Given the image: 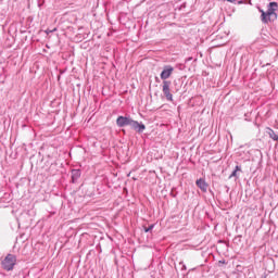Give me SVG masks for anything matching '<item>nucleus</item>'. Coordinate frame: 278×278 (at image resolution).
I'll return each mask as SVG.
<instances>
[{
  "label": "nucleus",
  "mask_w": 278,
  "mask_h": 278,
  "mask_svg": "<svg viewBox=\"0 0 278 278\" xmlns=\"http://www.w3.org/2000/svg\"><path fill=\"white\" fill-rule=\"evenodd\" d=\"M242 242V235H238L233 238V244H240Z\"/></svg>",
  "instance_id": "nucleus-12"
},
{
  "label": "nucleus",
  "mask_w": 278,
  "mask_h": 278,
  "mask_svg": "<svg viewBox=\"0 0 278 278\" xmlns=\"http://www.w3.org/2000/svg\"><path fill=\"white\" fill-rule=\"evenodd\" d=\"M1 266L3 270H7L8 273H10V270H14V266H16V255L8 254L1 262Z\"/></svg>",
  "instance_id": "nucleus-2"
},
{
  "label": "nucleus",
  "mask_w": 278,
  "mask_h": 278,
  "mask_svg": "<svg viewBox=\"0 0 278 278\" xmlns=\"http://www.w3.org/2000/svg\"><path fill=\"white\" fill-rule=\"evenodd\" d=\"M81 177V169H71V184H77Z\"/></svg>",
  "instance_id": "nucleus-7"
},
{
  "label": "nucleus",
  "mask_w": 278,
  "mask_h": 278,
  "mask_svg": "<svg viewBox=\"0 0 278 278\" xmlns=\"http://www.w3.org/2000/svg\"><path fill=\"white\" fill-rule=\"evenodd\" d=\"M266 134L271 140H274V142H278V135L273 130V128H267Z\"/></svg>",
  "instance_id": "nucleus-9"
},
{
  "label": "nucleus",
  "mask_w": 278,
  "mask_h": 278,
  "mask_svg": "<svg viewBox=\"0 0 278 278\" xmlns=\"http://www.w3.org/2000/svg\"><path fill=\"white\" fill-rule=\"evenodd\" d=\"M55 31H58V28H53V29L48 28V29L45 30V34H47V36H49V34H53Z\"/></svg>",
  "instance_id": "nucleus-14"
},
{
  "label": "nucleus",
  "mask_w": 278,
  "mask_h": 278,
  "mask_svg": "<svg viewBox=\"0 0 278 278\" xmlns=\"http://www.w3.org/2000/svg\"><path fill=\"white\" fill-rule=\"evenodd\" d=\"M179 264L181 266L180 270H188V267L186 266V264H184V261H181Z\"/></svg>",
  "instance_id": "nucleus-16"
},
{
  "label": "nucleus",
  "mask_w": 278,
  "mask_h": 278,
  "mask_svg": "<svg viewBox=\"0 0 278 278\" xmlns=\"http://www.w3.org/2000/svg\"><path fill=\"white\" fill-rule=\"evenodd\" d=\"M261 21L262 23H270V21H273V17L266 12H263V14H261Z\"/></svg>",
  "instance_id": "nucleus-10"
},
{
  "label": "nucleus",
  "mask_w": 278,
  "mask_h": 278,
  "mask_svg": "<svg viewBox=\"0 0 278 278\" xmlns=\"http://www.w3.org/2000/svg\"><path fill=\"white\" fill-rule=\"evenodd\" d=\"M174 72H175V67H173L172 65H164L160 74L162 81H168V79H170V76L173 75Z\"/></svg>",
  "instance_id": "nucleus-4"
},
{
  "label": "nucleus",
  "mask_w": 278,
  "mask_h": 278,
  "mask_svg": "<svg viewBox=\"0 0 278 278\" xmlns=\"http://www.w3.org/2000/svg\"><path fill=\"white\" fill-rule=\"evenodd\" d=\"M278 3L276 1L269 2L267 5V13L273 17V21H277Z\"/></svg>",
  "instance_id": "nucleus-5"
},
{
  "label": "nucleus",
  "mask_w": 278,
  "mask_h": 278,
  "mask_svg": "<svg viewBox=\"0 0 278 278\" xmlns=\"http://www.w3.org/2000/svg\"><path fill=\"white\" fill-rule=\"evenodd\" d=\"M116 126L119 128L130 127L136 134H144L147 126L142 122L135 121L131 115H118L116 118Z\"/></svg>",
  "instance_id": "nucleus-1"
},
{
  "label": "nucleus",
  "mask_w": 278,
  "mask_h": 278,
  "mask_svg": "<svg viewBox=\"0 0 278 278\" xmlns=\"http://www.w3.org/2000/svg\"><path fill=\"white\" fill-rule=\"evenodd\" d=\"M170 86H173V83L170 80H164L162 84V92L166 99V101H169L173 103V92L170 91Z\"/></svg>",
  "instance_id": "nucleus-3"
},
{
  "label": "nucleus",
  "mask_w": 278,
  "mask_h": 278,
  "mask_svg": "<svg viewBox=\"0 0 278 278\" xmlns=\"http://www.w3.org/2000/svg\"><path fill=\"white\" fill-rule=\"evenodd\" d=\"M155 80H156V81H160V78L155 77Z\"/></svg>",
  "instance_id": "nucleus-21"
},
{
  "label": "nucleus",
  "mask_w": 278,
  "mask_h": 278,
  "mask_svg": "<svg viewBox=\"0 0 278 278\" xmlns=\"http://www.w3.org/2000/svg\"><path fill=\"white\" fill-rule=\"evenodd\" d=\"M240 173H242V166L236 165L235 169L229 175V179H232V177H235V179H240Z\"/></svg>",
  "instance_id": "nucleus-8"
},
{
  "label": "nucleus",
  "mask_w": 278,
  "mask_h": 278,
  "mask_svg": "<svg viewBox=\"0 0 278 278\" xmlns=\"http://www.w3.org/2000/svg\"><path fill=\"white\" fill-rule=\"evenodd\" d=\"M4 199H7V201H12V195L10 193H4Z\"/></svg>",
  "instance_id": "nucleus-17"
},
{
  "label": "nucleus",
  "mask_w": 278,
  "mask_h": 278,
  "mask_svg": "<svg viewBox=\"0 0 278 278\" xmlns=\"http://www.w3.org/2000/svg\"><path fill=\"white\" fill-rule=\"evenodd\" d=\"M46 3H47V0H37V8H39V10H42Z\"/></svg>",
  "instance_id": "nucleus-11"
},
{
  "label": "nucleus",
  "mask_w": 278,
  "mask_h": 278,
  "mask_svg": "<svg viewBox=\"0 0 278 278\" xmlns=\"http://www.w3.org/2000/svg\"><path fill=\"white\" fill-rule=\"evenodd\" d=\"M169 197H172L173 199H177V193H175V188L172 189Z\"/></svg>",
  "instance_id": "nucleus-15"
},
{
  "label": "nucleus",
  "mask_w": 278,
  "mask_h": 278,
  "mask_svg": "<svg viewBox=\"0 0 278 278\" xmlns=\"http://www.w3.org/2000/svg\"><path fill=\"white\" fill-rule=\"evenodd\" d=\"M260 12H261V14H263V12H266V11H265V10L260 9Z\"/></svg>",
  "instance_id": "nucleus-19"
},
{
  "label": "nucleus",
  "mask_w": 278,
  "mask_h": 278,
  "mask_svg": "<svg viewBox=\"0 0 278 278\" xmlns=\"http://www.w3.org/2000/svg\"><path fill=\"white\" fill-rule=\"evenodd\" d=\"M242 4V1H238V5Z\"/></svg>",
  "instance_id": "nucleus-20"
},
{
  "label": "nucleus",
  "mask_w": 278,
  "mask_h": 278,
  "mask_svg": "<svg viewBox=\"0 0 278 278\" xmlns=\"http://www.w3.org/2000/svg\"><path fill=\"white\" fill-rule=\"evenodd\" d=\"M227 188V190H229V187H226Z\"/></svg>",
  "instance_id": "nucleus-22"
},
{
  "label": "nucleus",
  "mask_w": 278,
  "mask_h": 278,
  "mask_svg": "<svg viewBox=\"0 0 278 278\" xmlns=\"http://www.w3.org/2000/svg\"><path fill=\"white\" fill-rule=\"evenodd\" d=\"M195 186L201 190V192H207V188H210V185L205 181L204 178H199L195 180Z\"/></svg>",
  "instance_id": "nucleus-6"
},
{
  "label": "nucleus",
  "mask_w": 278,
  "mask_h": 278,
  "mask_svg": "<svg viewBox=\"0 0 278 278\" xmlns=\"http://www.w3.org/2000/svg\"><path fill=\"white\" fill-rule=\"evenodd\" d=\"M152 229H155V224H151L149 227H143L146 233H149Z\"/></svg>",
  "instance_id": "nucleus-13"
},
{
  "label": "nucleus",
  "mask_w": 278,
  "mask_h": 278,
  "mask_svg": "<svg viewBox=\"0 0 278 278\" xmlns=\"http://www.w3.org/2000/svg\"><path fill=\"white\" fill-rule=\"evenodd\" d=\"M219 264H225V260L219 261Z\"/></svg>",
  "instance_id": "nucleus-18"
}]
</instances>
